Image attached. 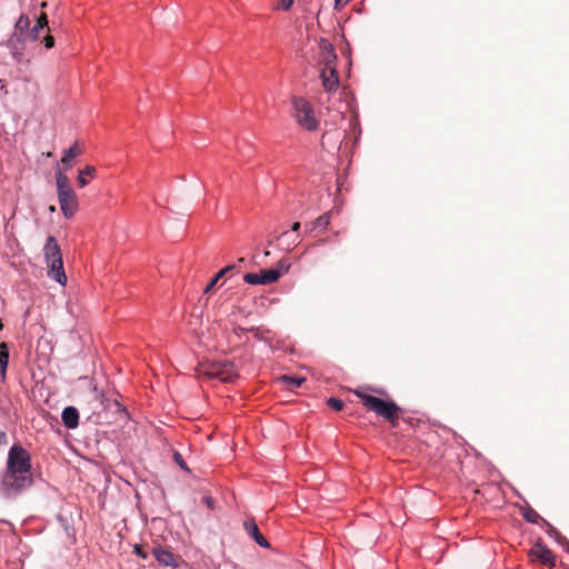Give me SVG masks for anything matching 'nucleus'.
<instances>
[{
  "instance_id": "1",
  "label": "nucleus",
  "mask_w": 569,
  "mask_h": 569,
  "mask_svg": "<svg viewBox=\"0 0 569 569\" xmlns=\"http://www.w3.org/2000/svg\"><path fill=\"white\" fill-rule=\"evenodd\" d=\"M56 184L61 212L66 219H71L78 209V200L68 177L61 170L56 171Z\"/></svg>"
},
{
  "instance_id": "2",
  "label": "nucleus",
  "mask_w": 569,
  "mask_h": 569,
  "mask_svg": "<svg viewBox=\"0 0 569 569\" xmlns=\"http://www.w3.org/2000/svg\"><path fill=\"white\" fill-rule=\"evenodd\" d=\"M363 405L377 416L391 423L398 420L401 408L392 400H386L367 393L357 392Z\"/></svg>"
},
{
  "instance_id": "3",
  "label": "nucleus",
  "mask_w": 569,
  "mask_h": 569,
  "mask_svg": "<svg viewBox=\"0 0 569 569\" xmlns=\"http://www.w3.org/2000/svg\"><path fill=\"white\" fill-rule=\"evenodd\" d=\"M31 485L30 472L18 473V471L6 469L1 480L0 492L3 498L13 499Z\"/></svg>"
},
{
  "instance_id": "4",
  "label": "nucleus",
  "mask_w": 569,
  "mask_h": 569,
  "mask_svg": "<svg viewBox=\"0 0 569 569\" xmlns=\"http://www.w3.org/2000/svg\"><path fill=\"white\" fill-rule=\"evenodd\" d=\"M292 117L296 122L307 131H316L318 120L315 116L313 107L302 97H293L291 99Z\"/></svg>"
},
{
  "instance_id": "5",
  "label": "nucleus",
  "mask_w": 569,
  "mask_h": 569,
  "mask_svg": "<svg viewBox=\"0 0 569 569\" xmlns=\"http://www.w3.org/2000/svg\"><path fill=\"white\" fill-rule=\"evenodd\" d=\"M337 59V56L335 53V49L331 44L328 46L327 52H326V64L321 70V80L323 89L327 92H336L339 88V76L338 71L335 66H332V62Z\"/></svg>"
},
{
  "instance_id": "6",
  "label": "nucleus",
  "mask_w": 569,
  "mask_h": 569,
  "mask_svg": "<svg viewBox=\"0 0 569 569\" xmlns=\"http://www.w3.org/2000/svg\"><path fill=\"white\" fill-rule=\"evenodd\" d=\"M30 456L28 451L20 445H13L8 453L7 468L18 473L30 472Z\"/></svg>"
},
{
  "instance_id": "7",
  "label": "nucleus",
  "mask_w": 569,
  "mask_h": 569,
  "mask_svg": "<svg viewBox=\"0 0 569 569\" xmlns=\"http://www.w3.org/2000/svg\"><path fill=\"white\" fill-rule=\"evenodd\" d=\"M209 375L212 378H217L222 382H231L238 376L234 365L230 361H222L214 363Z\"/></svg>"
},
{
  "instance_id": "8",
  "label": "nucleus",
  "mask_w": 569,
  "mask_h": 569,
  "mask_svg": "<svg viewBox=\"0 0 569 569\" xmlns=\"http://www.w3.org/2000/svg\"><path fill=\"white\" fill-rule=\"evenodd\" d=\"M530 555L538 559L542 565L555 567L556 560L551 550L541 541L537 540L530 549Z\"/></svg>"
},
{
  "instance_id": "9",
  "label": "nucleus",
  "mask_w": 569,
  "mask_h": 569,
  "mask_svg": "<svg viewBox=\"0 0 569 569\" xmlns=\"http://www.w3.org/2000/svg\"><path fill=\"white\" fill-rule=\"evenodd\" d=\"M43 258L46 263L62 259L61 248L53 236H48L43 246Z\"/></svg>"
},
{
  "instance_id": "10",
  "label": "nucleus",
  "mask_w": 569,
  "mask_h": 569,
  "mask_svg": "<svg viewBox=\"0 0 569 569\" xmlns=\"http://www.w3.org/2000/svg\"><path fill=\"white\" fill-rule=\"evenodd\" d=\"M47 264V276L58 282L60 286H66L68 278L63 268V260L52 261Z\"/></svg>"
},
{
  "instance_id": "11",
  "label": "nucleus",
  "mask_w": 569,
  "mask_h": 569,
  "mask_svg": "<svg viewBox=\"0 0 569 569\" xmlns=\"http://www.w3.org/2000/svg\"><path fill=\"white\" fill-rule=\"evenodd\" d=\"M243 528L246 532L254 540V542L260 546L261 548L269 549L270 543L268 540L263 537V535L260 532L258 525L253 519L246 520L243 522Z\"/></svg>"
},
{
  "instance_id": "12",
  "label": "nucleus",
  "mask_w": 569,
  "mask_h": 569,
  "mask_svg": "<svg viewBox=\"0 0 569 569\" xmlns=\"http://www.w3.org/2000/svg\"><path fill=\"white\" fill-rule=\"evenodd\" d=\"M62 423L68 429H74L79 425V412L76 407L68 406L61 413Z\"/></svg>"
},
{
  "instance_id": "13",
  "label": "nucleus",
  "mask_w": 569,
  "mask_h": 569,
  "mask_svg": "<svg viewBox=\"0 0 569 569\" xmlns=\"http://www.w3.org/2000/svg\"><path fill=\"white\" fill-rule=\"evenodd\" d=\"M153 556L156 560L164 567H177L178 563L174 560V556L171 551L158 546L153 548Z\"/></svg>"
},
{
  "instance_id": "14",
  "label": "nucleus",
  "mask_w": 569,
  "mask_h": 569,
  "mask_svg": "<svg viewBox=\"0 0 569 569\" xmlns=\"http://www.w3.org/2000/svg\"><path fill=\"white\" fill-rule=\"evenodd\" d=\"M542 526L547 527V535L552 538L558 545H560L565 551L569 553V540L561 535V532L551 526L547 520H542Z\"/></svg>"
},
{
  "instance_id": "15",
  "label": "nucleus",
  "mask_w": 569,
  "mask_h": 569,
  "mask_svg": "<svg viewBox=\"0 0 569 569\" xmlns=\"http://www.w3.org/2000/svg\"><path fill=\"white\" fill-rule=\"evenodd\" d=\"M279 247L282 250L290 251L300 242V234L293 232H282L279 237Z\"/></svg>"
},
{
  "instance_id": "16",
  "label": "nucleus",
  "mask_w": 569,
  "mask_h": 569,
  "mask_svg": "<svg viewBox=\"0 0 569 569\" xmlns=\"http://www.w3.org/2000/svg\"><path fill=\"white\" fill-rule=\"evenodd\" d=\"M48 24V17L46 13H41L37 18L36 24L30 29L29 38L31 41H37L40 37V31L47 27Z\"/></svg>"
},
{
  "instance_id": "17",
  "label": "nucleus",
  "mask_w": 569,
  "mask_h": 569,
  "mask_svg": "<svg viewBox=\"0 0 569 569\" xmlns=\"http://www.w3.org/2000/svg\"><path fill=\"white\" fill-rule=\"evenodd\" d=\"M14 32L16 33H19L20 36H28L29 37V32H30V19L27 14H21L16 24H14Z\"/></svg>"
},
{
  "instance_id": "18",
  "label": "nucleus",
  "mask_w": 569,
  "mask_h": 569,
  "mask_svg": "<svg viewBox=\"0 0 569 569\" xmlns=\"http://www.w3.org/2000/svg\"><path fill=\"white\" fill-rule=\"evenodd\" d=\"M259 274H260V278H261V283L263 286L264 284L273 283V282H276V281H278L280 279V272L276 271L272 268L262 269V270L259 271Z\"/></svg>"
},
{
  "instance_id": "19",
  "label": "nucleus",
  "mask_w": 569,
  "mask_h": 569,
  "mask_svg": "<svg viewBox=\"0 0 569 569\" xmlns=\"http://www.w3.org/2000/svg\"><path fill=\"white\" fill-rule=\"evenodd\" d=\"M79 153H80V151L78 150V148H77V146H76V144L71 146L70 148H68V149L64 151V153H63V156H62V158H61L60 162H61V164L64 167V169H66V170H67V169H69V168L71 167V161H72V160H73V159H74Z\"/></svg>"
},
{
  "instance_id": "20",
  "label": "nucleus",
  "mask_w": 569,
  "mask_h": 569,
  "mask_svg": "<svg viewBox=\"0 0 569 569\" xmlns=\"http://www.w3.org/2000/svg\"><path fill=\"white\" fill-rule=\"evenodd\" d=\"M522 517L529 523H541L542 525V520H545L542 517H540V515L535 509H532L529 506H527L526 508L522 509Z\"/></svg>"
},
{
  "instance_id": "21",
  "label": "nucleus",
  "mask_w": 569,
  "mask_h": 569,
  "mask_svg": "<svg viewBox=\"0 0 569 569\" xmlns=\"http://www.w3.org/2000/svg\"><path fill=\"white\" fill-rule=\"evenodd\" d=\"M234 268V264H229L224 268H222L212 279L211 281L206 286L203 292L204 293H208L214 286L218 281H220V279L227 273L229 272L230 270H232Z\"/></svg>"
},
{
  "instance_id": "22",
  "label": "nucleus",
  "mask_w": 569,
  "mask_h": 569,
  "mask_svg": "<svg viewBox=\"0 0 569 569\" xmlns=\"http://www.w3.org/2000/svg\"><path fill=\"white\" fill-rule=\"evenodd\" d=\"M94 172H96V169L92 166H86L82 170H80L78 178H77L79 187L83 188L88 184V180L86 178H83V174L92 177L94 174Z\"/></svg>"
},
{
  "instance_id": "23",
  "label": "nucleus",
  "mask_w": 569,
  "mask_h": 569,
  "mask_svg": "<svg viewBox=\"0 0 569 569\" xmlns=\"http://www.w3.org/2000/svg\"><path fill=\"white\" fill-rule=\"evenodd\" d=\"M329 223H330L329 213H323L313 221L312 229H325L329 226Z\"/></svg>"
},
{
  "instance_id": "24",
  "label": "nucleus",
  "mask_w": 569,
  "mask_h": 569,
  "mask_svg": "<svg viewBox=\"0 0 569 569\" xmlns=\"http://www.w3.org/2000/svg\"><path fill=\"white\" fill-rule=\"evenodd\" d=\"M9 363V356L6 351H0V378L4 380Z\"/></svg>"
},
{
  "instance_id": "25",
  "label": "nucleus",
  "mask_w": 569,
  "mask_h": 569,
  "mask_svg": "<svg viewBox=\"0 0 569 569\" xmlns=\"http://www.w3.org/2000/svg\"><path fill=\"white\" fill-rule=\"evenodd\" d=\"M23 38H24L23 36H20L19 33L14 32L8 41L9 47H11L12 49H16V50L22 48L23 47Z\"/></svg>"
},
{
  "instance_id": "26",
  "label": "nucleus",
  "mask_w": 569,
  "mask_h": 569,
  "mask_svg": "<svg viewBox=\"0 0 569 569\" xmlns=\"http://www.w3.org/2000/svg\"><path fill=\"white\" fill-rule=\"evenodd\" d=\"M243 281L251 286H263L261 283V278H260L259 272L258 273H252V272L246 273L243 276Z\"/></svg>"
},
{
  "instance_id": "27",
  "label": "nucleus",
  "mask_w": 569,
  "mask_h": 569,
  "mask_svg": "<svg viewBox=\"0 0 569 569\" xmlns=\"http://www.w3.org/2000/svg\"><path fill=\"white\" fill-rule=\"evenodd\" d=\"M281 380L288 381L292 387L297 388V387H300L306 381V378L298 377V376H296V377L282 376Z\"/></svg>"
},
{
  "instance_id": "28",
  "label": "nucleus",
  "mask_w": 569,
  "mask_h": 569,
  "mask_svg": "<svg viewBox=\"0 0 569 569\" xmlns=\"http://www.w3.org/2000/svg\"><path fill=\"white\" fill-rule=\"evenodd\" d=\"M290 267H291V264L287 260L281 259L278 261L277 267H274L273 269L276 271L280 272V278H281L283 274L288 273V271L290 270Z\"/></svg>"
},
{
  "instance_id": "29",
  "label": "nucleus",
  "mask_w": 569,
  "mask_h": 569,
  "mask_svg": "<svg viewBox=\"0 0 569 569\" xmlns=\"http://www.w3.org/2000/svg\"><path fill=\"white\" fill-rule=\"evenodd\" d=\"M349 128H350L351 132L356 133L357 138L360 137L361 128H360L359 119L357 117H353L350 119Z\"/></svg>"
},
{
  "instance_id": "30",
  "label": "nucleus",
  "mask_w": 569,
  "mask_h": 569,
  "mask_svg": "<svg viewBox=\"0 0 569 569\" xmlns=\"http://www.w3.org/2000/svg\"><path fill=\"white\" fill-rule=\"evenodd\" d=\"M327 403L330 408H332L336 411H340L343 408V401L335 397H330L327 400Z\"/></svg>"
},
{
  "instance_id": "31",
  "label": "nucleus",
  "mask_w": 569,
  "mask_h": 569,
  "mask_svg": "<svg viewBox=\"0 0 569 569\" xmlns=\"http://www.w3.org/2000/svg\"><path fill=\"white\" fill-rule=\"evenodd\" d=\"M249 332H252L253 333V337L260 341H262L263 343H266L267 347L269 348H272V345H271V341L266 338V337H262L259 332V329L258 328H250V331Z\"/></svg>"
},
{
  "instance_id": "32",
  "label": "nucleus",
  "mask_w": 569,
  "mask_h": 569,
  "mask_svg": "<svg viewBox=\"0 0 569 569\" xmlns=\"http://www.w3.org/2000/svg\"><path fill=\"white\" fill-rule=\"evenodd\" d=\"M173 460L182 470L189 471V468L187 467L186 461L183 460L182 456L178 451H176L173 453Z\"/></svg>"
},
{
  "instance_id": "33",
  "label": "nucleus",
  "mask_w": 569,
  "mask_h": 569,
  "mask_svg": "<svg viewBox=\"0 0 569 569\" xmlns=\"http://www.w3.org/2000/svg\"><path fill=\"white\" fill-rule=\"evenodd\" d=\"M293 1L295 0H281L279 2V8L283 11H289L290 8L292 7Z\"/></svg>"
},
{
  "instance_id": "34",
  "label": "nucleus",
  "mask_w": 569,
  "mask_h": 569,
  "mask_svg": "<svg viewBox=\"0 0 569 569\" xmlns=\"http://www.w3.org/2000/svg\"><path fill=\"white\" fill-rule=\"evenodd\" d=\"M43 44L47 49H51L54 46V39L52 36H46L43 39Z\"/></svg>"
},
{
  "instance_id": "35",
  "label": "nucleus",
  "mask_w": 569,
  "mask_h": 569,
  "mask_svg": "<svg viewBox=\"0 0 569 569\" xmlns=\"http://www.w3.org/2000/svg\"><path fill=\"white\" fill-rule=\"evenodd\" d=\"M133 551H134V553H136L138 557H140V558H142V559H147V557H148V555H147V552L143 550V548H142V547H140V546H138V545H136V546H134Z\"/></svg>"
},
{
  "instance_id": "36",
  "label": "nucleus",
  "mask_w": 569,
  "mask_h": 569,
  "mask_svg": "<svg viewBox=\"0 0 569 569\" xmlns=\"http://www.w3.org/2000/svg\"><path fill=\"white\" fill-rule=\"evenodd\" d=\"M233 331H234V333H236L239 338H241L243 333H246V332H249V331H250V328H243V327H241V326H236V327L233 328Z\"/></svg>"
},
{
  "instance_id": "37",
  "label": "nucleus",
  "mask_w": 569,
  "mask_h": 569,
  "mask_svg": "<svg viewBox=\"0 0 569 569\" xmlns=\"http://www.w3.org/2000/svg\"><path fill=\"white\" fill-rule=\"evenodd\" d=\"M348 3H349V0H335V9L337 11H339L341 8H343Z\"/></svg>"
},
{
  "instance_id": "38",
  "label": "nucleus",
  "mask_w": 569,
  "mask_h": 569,
  "mask_svg": "<svg viewBox=\"0 0 569 569\" xmlns=\"http://www.w3.org/2000/svg\"><path fill=\"white\" fill-rule=\"evenodd\" d=\"M300 227H301L300 222H295V223L291 226V229H290V230H287L286 232L299 233Z\"/></svg>"
},
{
  "instance_id": "39",
  "label": "nucleus",
  "mask_w": 569,
  "mask_h": 569,
  "mask_svg": "<svg viewBox=\"0 0 569 569\" xmlns=\"http://www.w3.org/2000/svg\"><path fill=\"white\" fill-rule=\"evenodd\" d=\"M6 442H7V435L4 431L0 430V447L6 445Z\"/></svg>"
},
{
  "instance_id": "40",
  "label": "nucleus",
  "mask_w": 569,
  "mask_h": 569,
  "mask_svg": "<svg viewBox=\"0 0 569 569\" xmlns=\"http://www.w3.org/2000/svg\"><path fill=\"white\" fill-rule=\"evenodd\" d=\"M203 500L209 508H213V501L210 497H204Z\"/></svg>"
},
{
  "instance_id": "41",
  "label": "nucleus",
  "mask_w": 569,
  "mask_h": 569,
  "mask_svg": "<svg viewBox=\"0 0 569 569\" xmlns=\"http://www.w3.org/2000/svg\"><path fill=\"white\" fill-rule=\"evenodd\" d=\"M263 256H264V257H269V256H270V252L266 250V251L263 252Z\"/></svg>"
},
{
  "instance_id": "42",
  "label": "nucleus",
  "mask_w": 569,
  "mask_h": 569,
  "mask_svg": "<svg viewBox=\"0 0 569 569\" xmlns=\"http://www.w3.org/2000/svg\"><path fill=\"white\" fill-rule=\"evenodd\" d=\"M46 7H47V2H42L41 8H46Z\"/></svg>"
}]
</instances>
